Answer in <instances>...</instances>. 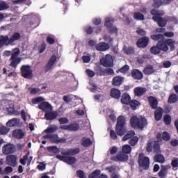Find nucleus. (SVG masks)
Returning <instances> with one entry per match:
<instances>
[{
  "mask_svg": "<svg viewBox=\"0 0 178 178\" xmlns=\"http://www.w3.org/2000/svg\"><path fill=\"white\" fill-rule=\"evenodd\" d=\"M145 59H148V55L145 54L140 57H138L137 58V62L138 63H139V65H143V63H144V62H145Z\"/></svg>",
  "mask_w": 178,
  "mask_h": 178,
  "instance_id": "nucleus-50",
  "label": "nucleus"
},
{
  "mask_svg": "<svg viewBox=\"0 0 178 178\" xmlns=\"http://www.w3.org/2000/svg\"><path fill=\"white\" fill-rule=\"evenodd\" d=\"M84 31L86 33V34H92V33H94V28L91 26H86L84 28Z\"/></svg>",
  "mask_w": 178,
  "mask_h": 178,
  "instance_id": "nucleus-60",
  "label": "nucleus"
},
{
  "mask_svg": "<svg viewBox=\"0 0 178 178\" xmlns=\"http://www.w3.org/2000/svg\"><path fill=\"white\" fill-rule=\"evenodd\" d=\"M149 44V38L148 36H143L139 38L136 42L138 48H147Z\"/></svg>",
  "mask_w": 178,
  "mask_h": 178,
  "instance_id": "nucleus-14",
  "label": "nucleus"
},
{
  "mask_svg": "<svg viewBox=\"0 0 178 178\" xmlns=\"http://www.w3.org/2000/svg\"><path fill=\"white\" fill-rule=\"evenodd\" d=\"M155 162H158L159 163H165V157L162 156V154H156L154 156Z\"/></svg>",
  "mask_w": 178,
  "mask_h": 178,
  "instance_id": "nucleus-39",
  "label": "nucleus"
},
{
  "mask_svg": "<svg viewBox=\"0 0 178 178\" xmlns=\"http://www.w3.org/2000/svg\"><path fill=\"white\" fill-rule=\"evenodd\" d=\"M56 63V56L52 55L46 65L44 66V73H48V72L52 69L54 65H55Z\"/></svg>",
  "mask_w": 178,
  "mask_h": 178,
  "instance_id": "nucleus-16",
  "label": "nucleus"
},
{
  "mask_svg": "<svg viewBox=\"0 0 178 178\" xmlns=\"http://www.w3.org/2000/svg\"><path fill=\"white\" fill-rule=\"evenodd\" d=\"M56 130H58V127L54 125L53 127H47L44 130V131H45V133H47V134H49L50 133H55V131H56Z\"/></svg>",
  "mask_w": 178,
  "mask_h": 178,
  "instance_id": "nucleus-48",
  "label": "nucleus"
},
{
  "mask_svg": "<svg viewBox=\"0 0 178 178\" xmlns=\"http://www.w3.org/2000/svg\"><path fill=\"white\" fill-rule=\"evenodd\" d=\"M14 5H22L25 3V5H31V0H15L13 1Z\"/></svg>",
  "mask_w": 178,
  "mask_h": 178,
  "instance_id": "nucleus-40",
  "label": "nucleus"
},
{
  "mask_svg": "<svg viewBox=\"0 0 178 178\" xmlns=\"http://www.w3.org/2000/svg\"><path fill=\"white\" fill-rule=\"evenodd\" d=\"M130 70V67L127 65H124L122 67L120 68L116 73H127V71Z\"/></svg>",
  "mask_w": 178,
  "mask_h": 178,
  "instance_id": "nucleus-53",
  "label": "nucleus"
},
{
  "mask_svg": "<svg viewBox=\"0 0 178 178\" xmlns=\"http://www.w3.org/2000/svg\"><path fill=\"white\" fill-rule=\"evenodd\" d=\"M100 63L102 66H104V67H112V66H113L112 56H111V54L106 55V57L100 59Z\"/></svg>",
  "mask_w": 178,
  "mask_h": 178,
  "instance_id": "nucleus-12",
  "label": "nucleus"
},
{
  "mask_svg": "<svg viewBox=\"0 0 178 178\" xmlns=\"http://www.w3.org/2000/svg\"><path fill=\"white\" fill-rule=\"evenodd\" d=\"M118 161L119 162H127L129 161V156L124 154V153L118 154Z\"/></svg>",
  "mask_w": 178,
  "mask_h": 178,
  "instance_id": "nucleus-36",
  "label": "nucleus"
},
{
  "mask_svg": "<svg viewBox=\"0 0 178 178\" xmlns=\"http://www.w3.org/2000/svg\"><path fill=\"white\" fill-rule=\"evenodd\" d=\"M126 118L123 115H120L117 119L115 125V131L113 129L110 131V136L112 140H118V136L122 137L127 133V129L125 128Z\"/></svg>",
  "mask_w": 178,
  "mask_h": 178,
  "instance_id": "nucleus-2",
  "label": "nucleus"
},
{
  "mask_svg": "<svg viewBox=\"0 0 178 178\" xmlns=\"http://www.w3.org/2000/svg\"><path fill=\"white\" fill-rule=\"evenodd\" d=\"M136 136V131L131 130L129 131L125 136H124L122 140L123 141H127V140H131L132 137H134Z\"/></svg>",
  "mask_w": 178,
  "mask_h": 178,
  "instance_id": "nucleus-30",
  "label": "nucleus"
},
{
  "mask_svg": "<svg viewBox=\"0 0 178 178\" xmlns=\"http://www.w3.org/2000/svg\"><path fill=\"white\" fill-rule=\"evenodd\" d=\"M144 74L146 76H149V74H152L154 73V67L152 65H149L143 69Z\"/></svg>",
  "mask_w": 178,
  "mask_h": 178,
  "instance_id": "nucleus-33",
  "label": "nucleus"
},
{
  "mask_svg": "<svg viewBox=\"0 0 178 178\" xmlns=\"http://www.w3.org/2000/svg\"><path fill=\"white\" fill-rule=\"evenodd\" d=\"M79 154H80V148L75 147L62 152L61 155L63 156L56 155V159L67 165H74L77 162V159L74 156L79 155Z\"/></svg>",
  "mask_w": 178,
  "mask_h": 178,
  "instance_id": "nucleus-1",
  "label": "nucleus"
},
{
  "mask_svg": "<svg viewBox=\"0 0 178 178\" xmlns=\"http://www.w3.org/2000/svg\"><path fill=\"white\" fill-rule=\"evenodd\" d=\"M20 72L22 77H24V79L31 80L33 77V70L31 69V66L29 65H22L20 68Z\"/></svg>",
  "mask_w": 178,
  "mask_h": 178,
  "instance_id": "nucleus-7",
  "label": "nucleus"
},
{
  "mask_svg": "<svg viewBox=\"0 0 178 178\" xmlns=\"http://www.w3.org/2000/svg\"><path fill=\"white\" fill-rule=\"evenodd\" d=\"M162 116H163V108L161 107H157L156 111H154V119L156 122H159L161 119H162Z\"/></svg>",
  "mask_w": 178,
  "mask_h": 178,
  "instance_id": "nucleus-23",
  "label": "nucleus"
},
{
  "mask_svg": "<svg viewBox=\"0 0 178 178\" xmlns=\"http://www.w3.org/2000/svg\"><path fill=\"white\" fill-rule=\"evenodd\" d=\"M2 151L4 155L14 154V152H16V146L12 143H8L3 147Z\"/></svg>",
  "mask_w": 178,
  "mask_h": 178,
  "instance_id": "nucleus-13",
  "label": "nucleus"
},
{
  "mask_svg": "<svg viewBox=\"0 0 178 178\" xmlns=\"http://www.w3.org/2000/svg\"><path fill=\"white\" fill-rule=\"evenodd\" d=\"M43 138L45 140H49L51 143L54 144H65L66 143V138H59L58 134H47L43 136Z\"/></svg>",
  "mask_w": 178,
  "mask_h": 178,
  "instance_id": "nucleus-8",
  "label": "nucleus"
},
{
  "mask_svg": "<svg viewBox=\"0 0 178 178\" xmlns=\"http://www.w3.org/2000/svg\"><path fill=\"white\" fill-rule=\"evenodd\" d=\"M19 55H20V49H19V48L14 49L13 51L6 50L3 53V56H11L9 59L10 62L9 66L13 67V69H16L17 65H20L22 62V58L19 57Z\"/></svg>",
  "mask_w": 178,
  "mask_h": 178,
  "instance_id": "nucleus-3",
  "label": "nucleus"
},
{
  "mask_svg": "<svg viewBox=\"0 0 178 178\" xmlns=\"http://www.w3.org/2000/svg\"><path fill=\"white\" fill-rule=\"evenodd\" d=\"M159 13V10H156L155 8H153L151 11H150V15H152V16H153L152 17V20H155V19L158 18V14Z\"/></svg>",
  "mask_w": 178,
  "mask_h": 178,
  "instance_id": "nucleus-51",
  "label": "nucleus"
},
{
  "mask_svg": "<svg viewBox=\"0 0 178 178\" xmlns=\"http://www.w3.org/2000/svg\"><path fill=\"white\" fill-rule=\"evenodd\" d=\"M153 151L155 154H160L161 152V145L159 141H155L153 145Z\"/></svg>",
  "mask_w": 178,
  "mask_h": 178,
  "instance_id": "nucleus-43",
  "label": "nucleus"
},
{
  "mask_svg": "<svg viewBox=\"0 0 178 178\" xmlns=\"http://www.w3.org/2000/svg\"><path fill=\"white\" fill-rule=\"evenodd\" d=\"M38 52L39 54H42L44 52L45 49H47V43L46 42H42L41 43L38 47Z\"/></svg>",
  "mask_w": 178,
  "mask_h": 178,
  "instance_id": "nucleus-47",
  "label": "nucleus"
},
{
  "mask_svg": "<svg viewBox=\"0 0 178 178\" xmlns=\"http://www.w3.org/2000/svg\"><path fill=\"white\" fill-rule=\"evenodd\" d=\"M178 97L176 94H171L169 97L168 102V104H175V102H177Z\"/></svg>",
  "mask_w": 178,
  "mask_h": 178,
  "instance_id": "nucleus-38",
  "label": "nucleus"
},
{
  "mask_svg": "<svg viewBox=\"0 0 178 178\" xmlns=\"http://www.w3.org/2000/svg\"><path fill=\"white\" fill-rule=\"evenodd\" d=\"M163 120H164V123L167 126H169V124H170V123H172V117H170V115H164Z\"/></svg>",
  "mask_w": 178,
  "mask_h": 178,
  "instance_id": "nucleus-55",
  "label": "nucleus"
},
{
  "mask_svg": "<svg viewBox=\"0 0 178 178\" xmlns=\"http://www.w3.org/2000/svg\"><path fill=\"white\" fill-rule=\"evenodd\" d=\"M110 47L109 44L106 42H100L95 46V49L97 51H101L102 52H104V51H108Z\"/></svg>",
  "mask_w": 178,
  "mask_h": 178,
  "instance_id": "nucleus-22",
  "label": "nucleus"
},
{
  "mask_svg": "<svg viewBox=\"0 0 178 178\" xmlns=\"http://www.w3.org/2000/svg\"><path fill=\"white\" fill-rule=\"evenodd\" d=\"M129 105H130L131 108L132 109L136 110L137 106H138V105H140V102H138V100L134 99V100H131V102H129Z\"/></svg>",
  "mask_w": 178,
  "mask_h": 178,
  "instance_id": "nucleus-45",
  "label": "nucleus"
},
{
  "mask_svg": "<svg viewBox=\"0 0 178 178\" xmlns=\"http://www.w3.org/2000/svg\"><path fill=\"white\" fill-rule=\"evenodd\" d=\"M134 92L136 97H143L147 92V88L136 87L134 90Z\"/></svg>",
  "mask_w": 178,
  "mask_h": 178,
  "instance_id": "nucleus-26",
  "label": "nucleus"
},
{
  "mask_svg": "<svg viewBox=\"0 0 178 178\" xmlns=\"http://www.w3.org/2000/svg\"><path fill=\"white\" fill-rule=\"evenodd\" d=\"M138 140H139L138 137L134 136L129 140V144H130L131 147H134L135 145H137L138 143Z\"/></svg>",
  "mask_w": 178,
  "mask_h": 178,
  "instance_id": "nucleus-46",
  "label": "nucleus"
},
{
  "mask_svg": "<svg viewBox=\"0 0 178 178\" xmlns=\"http://www.w3.org/2000/svg\"><path fill=\"white\" fill-rule=\"evenodd\" d=\"M134 19H135V20H140V21L145 20V17L140 12H135L134 13Z\"/></svg>",
  "mask_w": 178,
  "mask_h": 178,
  "instance_id": "nucleus-37",
  "label": "nucleus"
},
{
  "mask_svg": "<svg viewBox=\"0 0 178 178\" xmlns=\"http://www.w3.org/2000/svg\"><path fill=\"white\" fill-rule=\"evenodd\" d=\"M175 44H176V41L172 39H167L165 40H159L157 42V46H159V49L160 51H163V52H168L169 51V47L170 51H175Z\"/></svg>",
  "mask_w": 178,
  "mask_h": 178,
  "instance_id": "nucleus-5",
  "label": "nucleus"
},
{
  "mask_svg": "<svg viewBox=\"0 0 178 178\" xmlns=\"http://www.w3.org/2000/svg\"><path fill=\"white\" fill-rule=\"evenodd\" d=\"M122 154H130L131 152V147L129 145H125L122 148Z\"/></svg>",
  "mask_w": 178,
  "mask_h": 178,
  "instance_id": "nucleus-44",
  "label": "nucleus"
},
{
  "mask_svg": "<svg viewBox=\"0 0 178 178\" xmlns=\"http://www.w3.org/2000/svg\"><path fill=\"white\" fill-rule=\"evenodd\" d=\"M147 101L152 109H157L158 100L156 99V98L154 97V96H149L147 97Z\"/></svg>",
  "mask_w": 178,
  "mask_h": 178,
  "instance_id": "nucleus-21",
  "label": "nucleus"
},
{
  "mask_svg": "<svg viewBox=\"0 0 178 178\" xmlns=\"http://www.w3.org/2000/svg\"><path fill=\"white\" fill-rule=\"evenodd\" d=\"M6 163L8 165V166H12L15 168L17 165V157L16 155H8L6 157Z\"/></svg>",
  "mask_w": 178,
  "mask_h": 178,
  "instance_id": "nucleus-15",
  "label": "nucleus"
},
{
  "mask_svg": "<svg viewBox=\"0 0 178 178\" xmlns=\"http://www.w3.org/2000/svg\"><path fill=\"white\" fill-rule=\"evenodd\" d=\"M38 108L46 112V111H52V106L47 102H43L38 105Z\"/></svg>",
  "mask_w": 178,
  "mask_h": 178,
  "instance_id": "nucleus-25",
  "label": "nucleus"
},
{
  "mask_svg": "<svg viewBox=\"0 0 178 178\" xmlns=\"http://www.w3.org/2000/svg\"><path fill=\"white\" fill-rule=\"evenodd\" d=\"M123 51L126 55H131L134 54V49H133V47H124Z\"/></svg>",
  "mask_w": 178,
  "mask_h": 178,
  "instance_id": "nucleus-54",
  "label": "nucleus"
},
{
  "mask_svg": "<svg viewBox=\"0 0 178 178\" xmlns=\"http://www.w3.org/2000/svg\"><path fill=\"white\" fill-rule=\"evenodd\" d=\"M150 54H152V55H159V54H161V50L158 46V44L152 46L150 48Z\"/></svg>",
  "mask_w": 178,
  "mask_h": 178,
  "instance_id": "nucleus-32",
  "label": "nucleus"
},
{
  "mask_svg": "<svg viewBox=\"0 0 178 178\" xmlns=\"http://www.w3.org/2000/svg\"><path fill=\"white\" fill-rule=\"evenodd\" d=\"M159 27H165L168 24V22L170 23H177L176 17L165 16L164 17H157L154 19Z\"/></svg>",
  "mask_w": 178,
  "mask_h": 178,
  "instance_id": "nucleus-6",
  "label": "nucleus"
},
{
  "mask_svg": "<svg viewBox=\"0 0 178 178\" xmlns=\"http://www.w3.org/2000/svg\"><path fill=\"white\" fill-rule=\"evenodd\" d=\"M147 152H152V142L148 141L146 147Z\"/></svg>",
  "mask_w": 178,
  "mask_h": 178,
  "instance_id": "nucleus-64",
  "label": "nucleus"
},
{
  "mask_svg": "<svg viewBox=\"0 0 178 178\" xmlns=\"http://www.w3.org/2000/svg\"><path fill=\"white\" fill-rule=\"evenodd\" d=\"M7 127H15L17 126V118H13L6 122Z\"/></svg>",
  "mask_w": 178,
  "mask_h": 178,
  "instance_id": "nucleus-34",
  "label": "nucleus"
},
{
  "mask_svg": "<svg viewBox=\"0 0 178 178\" xmlns=\"http://www.w3.org/2000/svg\"><path fill=\"white\" fill-rule=\"evenodd\" d=\"M20 38H22V35H20L19 32H15L10 38H8V42L7 43V45H10L15 41H19Z\"/></svg>",
  "mask_w": 178,
  "mask_h": 178,
  "instance_id": "nucleus-20",
  "label": "nucleus"
},
{
  "mask_svg": "<svg viewBox=\"0 0 178 178\" xmlns=\"http://www.w3.org/2000/svg\"><path fill=\"white\" fill-rule=\"evenodd\" d=\"M131 76L134 80H142L144 77V74L138 69H133L131 71Z\"/></svg>",
  "mask_w": 178,
  "mask_h": 178,
  "instance_id": "nucleus-17",
  "label": "nucleus"
},
{
  "mask_svg": "<svg viewBox=\"0 0 178 178\" xmlns=\"http://www.w3.org/2000/svg\"><path fill=\"white\" fill-rule=\"evenodd\" d=\"M8 42H9V37L8 35H1L0 36V48H2L3 45H8Z\"/></svg>",
  "mask_w": 178,
  "mask_h": 178,
  "instance_id": "nucleus-31",
  "label": "nucleus"
},
{
  "mask_svg": "<svg viewBox=\"0 0 178 178\" xmlns=\"http://www.w3.org/2000/svg\"><path fill=\"white\" fill-rule=\"evenodd\" d=\"M162 139L164 141H169L170 140V134L168 131H164L162 133Z\"/></svg>",
  "mask_w": 178,
  "mask_h": 178,
  "instance_id": "nucleus-57",
  "label": "nucleus"
},
{
  "mask_svg": "<svg viewBox=\"0 0 178 178\" xmlns=\"http://www.w3.org/2000/svg\"><path fill=\"white\" fill-rule=\"evenodd\" d=\"M138 163L140 168H143L145 170H148L149 168V158L145 156L144 153H140Z\"/></svg>",
  "mask_w": 178,
  "mask_h": 178,
  "instance_id": "nucleus-9",
  "label": "nucleus"
},
{
  "mask_svg": "<svg viewBox=\"0 0 178 178\" xmlns=\"http://www.w3.org/2000/svg\"><path fill=\"white\" fill-rule=\"evenodd\" d=\"M12 136L17 140H22L26 136V132L20 129H16L13 131Z\"/></svg>",
  "mask_w": 178,
  "mask_h": 178,
  "instance_id": "nucleus-18",
  "label": "nucleus"
},
{
  "mask_svg": "<svg viewBox=\"0 0 178 178\" xmlns=\"http://www.w3.org/2000/svg\"><path fill=\"white\" fill-rule=\"evenodd\" d=\"M42 101H44L43 97H38L32 99V104L36 105V104H40V102H42Z\"/></svg>",
  "mask_w": 178,
  "mask_h": 178,
  "instance_id": "nucleus-58",
  "label": "nucleus"
},
{
  "mask_svg": "<svg viewBox=\"0 0 178 178\" xmlns=\"http://www.w3.org/2000/svg\"><path fill=\"white\" fill-rule=\"evenodd\" d=\"M113 23H115V19L106 18V22H104V26L108 29L110 34H118V28L113 26Z\"/></svg>",
  "mask_w": 178,
  "mask_h": 178,
  "instance_id": "nucleus-10",
  "label": "nucleus"
},
{
  "mask_svg": "<svg viewBox=\"0 0 178 178\" xmlns=\"http://www.w3.org/2000/svg\"><path fill=\"white\" fill-rule=\"evenodd\" d=\"M10 130V129L8 128V127L1 126L0 127V134H1V135L8 134V133H9Z\"/></svg>",
  "mask_w": 178,
  "mask_h": 178,
  "instance_id": "nucleus-52",
  "label": "nucleus"
},
{
  "mask_svg": "<svg viewBox=\"0 0 178 178\" xmlns=\"http://www.w3.org/2000/svg\"><path fill=\"white\" fill-rule=\"evenodd\" d=\"M110 95L111 98H114V99H120L122 92L119 89L112 88L110 90Z\"/></svg>",
  "mask_w": 178,
  "mask_h": 178,
  "instance_id": "nucleus-24",
  "label": "nucleus"
},
{
  "mask_svg": "<svg viewBox=\"0 0 178 178\" xmlns=\"http://www.w3.org/2000/svg\"><path fill=\"white\" fill-rule=\"evenodd\" d=\"M49 152H53V154H59L60 149L58 148L57 146H50L47 147Z\"/></svg>",
  "mask_w": 178,
  "mask_h": 178,
  "instance_id": "nucleus-42",
  "label": "nucleus"
},
{
  "mask_svg": "<svg viewBox=\"0 0 178 178\" xmlns=\"http://www.w3.org/2000/svg\"><path fill=\"white\" fill-rule=\"evenodd\" d=\"M81 145H83L84 148H87L88 147H90V145L92 144L91 139L88 138H83L81 140Z\"/></svg>",
  "mask_w": 178,
  "mask_h": 178,
  "instance_id": "nucleus-29",
  "label": "nucleus"
},
{
  "mask_svg": "<svg viewBox=\"0 0 178 178\" xmlns=\"http://www.w3.org/2000/svg\"><path fill=\"white\" fill-rule=\"evenodd\" d=\"M136 33L138 35H141L142 37H145V35H147V31H145V30H144L141 28H138L137 29Z\"/></svg>",
  "mask_w": 178,
  "mask_h": 178,
  "instance_id": "nucleus-56",
  "label": "nucleus"
},
{
  "mask_svg": "<svg viewBox=\"0 0 178 178\" xmlns=\"http://www.w3.org/2000/svg\"><path fill=\"white\" fill-rule=\"evenodd\" d=\"M166 172H168V168L165 165H161V169L159 172V177L163 178L165 176H166Z\"/></svg>",
  "mask_w": 178,
  "mask_h": 178,
  "instance_id": "nucleus-41",
  "label": "nucleus"
},
{
  "mask_svg": "<svg viewBox=\"0 0 178 178\" xmlns=\"http://www.w3.org/2000/svg\"><path fill=\"white\" fill-rule=\"evenodd\" d=\"M131 101V97H130V95L127 93H123L121 97V103L124 105H129L130 104V102Z\"/></svg>",
  "mask_w": 178,
  "mask_h": 178,
  "instance_id": "nucleus-27",
  "label": "nucleus"
},
{
  "mask_svg": "<svg viewBox=\"0 0 178 178\" xmlns=\"http://www.w3.org/2000/svg\"><path fill=\"white\" fill-rule=\"evenodd\" d=\"M77 177L79 178H87V176H86V172L81 170H78L76 171Z\"/></svg>",
  "mask_w": 178,
  "mask_h": 178,
  "instance_id": "nucleus-59",
  "label": "nucleus"
},
{
  "mask_svg": "<svg viewBox=\"0 0 178 178\" xmlns=\"http://www.w3.org/2000/svg\"><path fill=\"white\" fill-rule=\"evenodd\" d=\"M58 115L57 111H47L44 113V118L46 120H54L58 118Z\"/></svg>",
  "mask_w": 178,
  "mask_h": 178,
  "instance_id": "nucleus-19",
  "label": "nucleus"
},
{
  "mask_svg": "<svg viewBox=\"0 0 178 178\" xmlns=\"http://www.w3.org/2000/svg\"><path fill=\"white\" fill-rule=\"evenodd\" d=\"M150 38L153 40V41H159V40L162 41L165 40V35L162 34H154L150 36Z\"/></svg>",
  "mask_w": 178,
  "mask_h": 178,
  "instance_id": "nucleus-35",
  "label": "nucleus"
},
{
  "mask_svg": "<svg viewBox=\"0 0 178 178\" xmlns=\"http://www.w3.org/2000/svg\"><path fill=\"white\" fill-rule=\"evenodd\" d=\"M37 168L39 170H45L47 164L44 163V162L40 163V164L37 165Z\"/></svg>",
  "mask_w": 178,
  "mask_h": 178,
  "instance_id": "nucleus-63",
  "label": "nucleus"
},
{
  "mask_svg": "<svg viewBox=\"0 0 178 178\" xmlns=\"http://www.w3.org/2000/svg\"><path fill=\"white\" fill-rule=\"evenodd\" d=\"M60 129L61 130H67L68 131H79L80 130V124L74 122L69 125H61Z\"/></svg>",
  "mask_w": 178,
  "mask_h": 178,
  "instance_id": "nucleus-11",
  "label": "nucleus"
},
{
  "mask_svg": "<svg viewBox=\"0 0 178 178\" xmlns=\"http://www.w3.org/2000/svg\"><path fill=\"white\" fill-rule=\"evenodd\" d=\"M99 175H101V170H95L90 175H88V178H97L99 176Z\"/></svg>",
  "mask_w": 178,
  "mask_h": 178,
  "instance_id": "nucleus-49",
  "label": "nucleus"
},
{
  "mask_svg": "<svg viewBox=\"0 0 178 178\" xmlns=\"http://www.w3.org/2000/svg\"><path fill=\"white\" fill-rule=\"evenodd\" d=\"M122 84H123V77L117 76L113 78V80H112L113 86H122Z\"/></svg>",
  "mask_w": 178,
  "mask_h": 178,
  "instance_id": "nucleus-28",
  "label": "nucleus"
},
{
  "mask_svg": "<svg viewBox=\"0 0 178 178\" xmlns=\"http://www.w3.org/2000/svg\"><path fill=\"white\" fill-rule=\"evenodd\" d=\"M60 124H67L69 123V119L67 118H61L58 119Z\"/></svg>",
  "mask_w": 178,
  "mask_h": 178,
  "instance_id": "nucleus-62",
  "label": "nucleus"
},
{
  "mask_svg": "<svg viewBox=\"0 0 178 178\" xmlns=\"http://www.w3.org/2000/svg\"><path fill=\"white\" fill-rule=\"evenodd\" d=\"M130 124L132 129H139L140 130H144V127H147L148 122L145 117L140 116L138 118L137 115H133L130 118Z\"/></svg>",
  "mask_w": 178,
  "mask_h": 178,
  "instance_id": "nucleus-4",
  "label": "nucleus"
},
{
  "mask_svg": "<svg viewBox=\"0 0 178 178\" xmlns=\"http://www.w3.org/2000/svg\"><path fill=\"white\" fill-rule=\"evenodd\" d=\"M46 41L50 45H53V44H55V38H52V36H47L46 38Z\"/></svg>",
  "mask_w": 178,
  "mask_h": 178,
  "instance_id": "nucleus-61",
  "label": "nucleus"
}]
</instances>
